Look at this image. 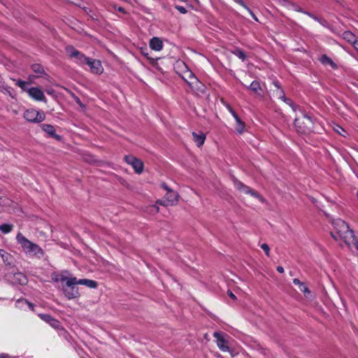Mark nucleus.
I'll list each match as a JSON object with an SVG mask.
<instances>
[{
  "label": "nucleus",
  "instance_id": "obj_17",
  "mask_svg": "<svg viewBox=\"0 0 358 358\" xmlns=\"http://www.w3.org/2000/svg\"><path fill=\"white\" fill-rule=\"evenodd\" d=\"M192 136L194 141L197 144L198 147H201L204 143L206 140V134L200 132L199 134H196V132H192Z\"/></svg>",
  "mask_w": 358,
  "mask_h": 358
},
{
  "label": "nucleus",
  "instance_id": "obj_27",
  "mask_svg": "<svg viewBox=\"0 0 358 358\" xmlns=\"http://www.w3.org/2000/svg\"><path fill=\"white\" fill-rule=\"evenodd\" d=\"M32 71L38 74H43L44 73L43 68L41 65L38 64H35L31 66Z\"/></svg>",
  "mask_w": 358,
  "mask_h": 358
},
{
  "label": "nucleus",
  "instance_id": "obj_12",
  "mask_svg": "<svg viewBox=\"0 0 358 358\" xmlns=\"http://www.w3.org/2000/svg\"><path fill=\"white\" fill-rule=\"evenodd\" d=\"M213 336L217 339V345L222 351L227 352L229 350L228 342L224 339L223 335L215 331L213 334Z\"/></svg>",
  "mask_w": 358,
  "mask_h": 358
},
{
  "label": "nucleus",
  "instance_id": "obj_42",
  "mask_svg": "<svg viewBox=\"0 0 358 358\" xmlns=\"http://www.w3.org/2000/svg\"><path fill=\"white\" fill-rule=\"evenodd\" d=\"M234 1L236 3H239L240 5H241L242 6H243L244 8H246L245 3L242 0H234Z\"/></svg>",
  "mask_w": 358,
  "mask_h": 358
},
{
  "label": "nucleus",
  "instance_id": "obj_34",
  "mask_svg": "<svg viewBox=\"0 0 358 358\" xmlns=\"http://www.w3.org/2000/svg\"><path fill=\"white\" fill-rule=\"evenodd\" d=\"M175 8L182 14H185L187 13L186 8L182 6L177 5Z\"/></svg>",
  "mask_w": 358,
  "mask_h": 358
},
{
  "label": "nucleus",
  "instance_id": "obj_31",
  "mask_svg": "<svg viewBox=\"0 0 358 358\" xmlns=\"http://www.w3.org/2000/svg\"><path fill=\"white\" fill-rule=\"evenodd\" d=\"M261 248L265 252L267 257H269L270 255V249L268 245L266 243H263L261 245Z\"/></svg>",
  "mask_w": 358,
  "mask_h": 358
},
{
  "label": "nucleus",
  "instance_id": "obj_47",
  "mask_svg": "<svg viewBox=\"0 0 358 358\" xmlns=\"http://www.w3.org/2000/svg\"><path fill=\"white\" fill-rule=\"evenodd\" d=\"M35 78V76H29V80L30 82H32L33 79Z\"/></svg>",
  "mask_w": 358,
  "mask_h": 358
},
{
  "label": "nucleus",
  "instance_id": "obj_3",
  "mask_svg": "<svg viewBox=\"0 0 358 358\" xmlns=\"http://www.w3.org/2000/svg\"><path fill=\"white\" fill-rule=\"evenodd\" d=\"M333 224L337 234V235H335L331 232V236L335 240H337L338 238H341L345 241L352 238V234H354V232L352 230L350 229L349 226L345 222L338 219L335 220Z\"/></svg>",
  "mask_w": 358,
  "mask_h": 358
},
{
  "label": "nucleus",
  "instance_id": "obj_52",
  "mask_svg": "<svg viewBox=\"0 0 358 358\" xmlns=\"http://www.w3.org/2000/svg\"><path fill=\"white\" fill-rule=\"evenodd\" d=\"M0 358H6V357L3 356H0Z\"/></svg>",
  "mask_w": 358,
  "mask_h": 358
},
{
  "label": "nucleus",
  "instance_id": "obj_15",
  "mask_svg": "<svg viewBox=\"0 0 358 358\" xmlns=\"http://www.w3.org/2000/svg\"><path fill=\"white\" fill-rule=\"evenodd\" d=\"M103 71V68L99 60L91 61V73L99 75Z\"/></svg>",
  "mask_w": 358,
  "mask_h": 358
},
{
  "label": "nucleus",
  "instance_id": "obj_5",
  "mask_svg": "<svg viewBox=\"0 0 358 358\" xmlns=\"http://www.w3.org/2000/svg\"><path fill=\"white\" fill-rule=\"evenodd\" d=\"M232 181L235 188L240 192L250 194L253 197L258 199L261 202L264 203L265 199L255 190L251 189L250 187L245 185L242 182L239 181L235 178H232Z\"/></svg>",
  "mask_w": 358,
  "mask_h": 358
},
{
  "label": "nucleus",
  "instance_id": "obj_7",
  "mask_svg": "<svg viewBox=\"0 0 358 358\" xmlns=\"http://www.w3.org/2000/svg\"><path fill=\"white\" fill-rule=\"evenodd\" d=\"M69 57L74 59L76 62L81 64H86L90 66V59L82 55L78 50L74 49L72 46H68L66 48Z\"/></svg>",
  "mask_w": 358,
  "mask_h": 358
},
{
  "label": "nucleus",
  "instance_id": "obj_28",
  "mask_svg": "<svg viewBox=\"0 0 358 358\" xmlns=\"http://www.w3.org/2000/svg\"><path fill=\"white\" fill-rule=\"evenodd\" d=\"M233 54L241 59L242 61H244L246 58V55L245 52L241 49H236L233 51Z\"/></svg>",
  "mask_w": 358,
  "mask_h": 358
},
{
  "label": "nucleus",
  "instance_id": "obj_46",
  "mask_svg": "<svg viewBox=\"0 0 358 358\" xmlns=\"http://www.w3.org/2000/svg\"><path fill=\"white\" fill-rule=\"evenodd\" d=\"M117 9L121 13H125L124 9L122 7H118Z\"/></svg>",
  "mask_w": 358,
  "mask_h": 358
},
{
  "label": "nucleus",
  "instance_id": "obj_43",
  "mask_svg": "<svg viewBox=\"0 0 358 358\" xmlns=\"http://www.w3.org/2000/svg\"><path fill=\"white\" fill-rule=\"evenodd\" d=\"M251 14V15L252 16L253 19L256 21H258L257 17L253 14V13L246 6L245 8Z\"/></svg>",
  "mask_w": 358,
  "mask_h": 358
},
{
  "label": "nucleus",
  "instance_id": "obj_45",
  "mask_svg": "<svg viewBox=\"0 0 358 358\" xmlns=\"http://www.w3.org/2000/svg\"><path fill=\"white\" fill-rule=\"evenodd\" d=\"M355 48L358 51V41H356L354 43Z\"/></svg>",
  "mask_w": 358,
  "mask_h": 358
},
{
  "label": "nucleus",
  "instance_id": "obj_40",
  "mask_svg": "<svg viewBox=\"0 0 358 358\" xmlns=\"http://www.w3.org/2000/svg\"><path fill=\"white\" fill-rule=\"evenodd\" d=\"M162 187L163 189H164L165 190H166V192H169V189H171L167 186V185H166V183H164V182H163V183L162 184Z\"/></svg>",
  "mask_w": 358,
  "mask_h": 358
},
{
  "label": "nucleus",
  "instance_id": "obj_36",
  "mask_svg": "<svg viewBox=\"0 0 358 358\" xmlns=\"http://www.w3.org/2000/svg\"><path fill=\"white\" fill-rule=\"evenodd\" d=\"M293 283L296 285H299V287L303 284V282H301L298 278H294L293 280Z\"/></svg>",
  "mask_w": 358,
  "mask_h": 358
},
{
  "label": "nucleus",
  "instance_id": "obj_33",
  "mask_svg": "<svg viewBox=\"0 0 358 358\" xmlns=\"http://www.w3.org/2000/svg\"><path fill=\"white\" fill-rule=\"evenodd\" d=\"M27 83L22 80H17L16 85L19 86L22 90H26V85Z\"/></svg>",
  "mask_w": 358,
  "mask_h": 358
},
{
  "label": "nucleus",
  "instance_id": "obj_51",
  "mask_svg": "<svg viewBox=\"0 0 358 358\" xmlns=\"http://www.w3.org/2000/svg\"><path fill=\"white\" fill-rule=\"evenodd\" d=\"M297 10L299 12H303L301 8H298Z\"/></svg>",
  "mask_w": 358,
  "mask_h": 358
},
{
  "label": "nucleus",
  "instance_id": "obj_49",
  "mask_svg": "<svg viewBox=\"0 0 358 358\" xmlns=\"http://www.w3.org/2000/svg\"><path fill=\"white\" fill-rule=\"evenodd\" d=\"M66 1L71 2V3H76V0H66Z\"/></svg>",
  "mask_w": 358,
  "mask_h": 358
},
{
  "label": "nucleus",
  "instance_id": "obj_26",
  "mask_svg": "<svg viewBox=\"0 0 358 358\" xmlns=\"http://www.w3.org/2000/svg\"><path fill=\"white\" fill-rule=\"evenodd\" d=\"M13 228V224H3L0 225V231L3 234H8L12 231Z\"/></svg>",
  "mask_w": 358,
  "mask_h": 358
},
{
  "label": "nucleus",
  "instance_id": "obj_50",
  "mask_svg": "<svg viewBox=\"0 0 358 358\" xmlns=\"http://www.w3.org/2000/svg\"><path fill=\"white\" fill-rule=\"evenodd\" d=\"M47 92H48V94H52V91L51 90H48Z\"/></svg>",
  "mask_w": 358,
  "mask_h": 358
},
{
  "label": "nucleus",
  "instance_id": "obj_38",
  "mask_svg": "<svg viewBox=\"0 0 358 358\" xmlns=\"http://www.w3.org/2000/svg\"><path fill=\"white\" fill-rule=\"evenodd\" d=\"M227 294H228L230 298H231L232 299H234V300H236V296L232 293V292H231V291H229H229L227 292Z\"/></svg>",
  "mask_w": 358,
  "mask_h": 358
},
{
  "label": "nucleus",
  "instance_id": "obj_14",
  "mask_svg": "<svg viewBox=\"0 0 358 358\" xmlns=\"http://www.w3.org/2000/svg\"><path fill=\"white\" fill-rule=\"evenodd\" d=\"M42 129L47 133L50 136L55 138V139L59 141L61 140V136L56 134L55 129L54 127L51 124H43L41 125Z\"/></svg>",
  "mask_w": 358,
  "mask_h": 358
},
{
  "label": "nucleus",
  "instance_id": "obj_25",
  "mask_svg": "<svg viewBox=\"0 0 358 358\" xmlns=\"http://www.w3.org/2000/svg\"><path fill=\"white\" fill-rule=\"evenodd\" d=\"M0 255L5 263L8 264H10L11 256L10 254L6 252L3 250L0 249Z\"/></svg>",
  "mask_w": 358,
  "mask_h": 358
},
{
  "label": "nucleus",
  "instance_id": "obj_9",
  "mask_svg": "<svg viewBox=\"0 0 358 358\" xmlns=\"http://www.w3.org/2000/svg\"><path fill=\"white\" fill-rule=\"evenodd\" d=\"M124 161L131 165L137 173H141L143 171V163L141 160L132 155L124 156Z\"/></svg>",
  "mask_w": 358,
  "mask_h": 358
},
{
  "label": "nucleus",
  "instance_id": "obj_44",
  "mask_svg": "<svg viewBox=\"0 0 358 358\" xmlns=\"http://www.w3.org/2000/svg\"><path fill=\"white\" fill-rule=\"evenodd\" d=\"M277 271H278L279 273H282L284 272V268H283V267H282V266H278L277 267Z\"/></svg>",
  "mask_w": 358,
  "mask_h": 358
},
{
  "label": "nucleus",
  "instance_id": "obj_32",
  "mask_svg": "<svg viewBox=\"0 0 358 358\" xmlns=\"http://www.w3.org/2000/svg\"><path fill=\"white\" fill-rule=\"evenodd\" d=\"M299 289H300L301 292H302L306 296H307V294H309L310 293V289L307 287H306L304 284H303L299 287Z\"/></svg>",
  "mask_w": 358,
  "mask_h": 358
},
{
  "label": "nucleus",
  "instance_id": "obj_10",
  "mask_svg": "<svg viewBox=\"0 0 358 358\" xmlns=\"http://www.w3.org/2000/svg\"><path fill=\"white\" fill-rule=\"evenodd\" d=\"M29 96L38 101L46 102V98L43 92L38 87H31L27 90Z\"/></svg>",
  "mask_w": 358,
  "mask_h": 358
},
{
  "label": "nucleus",
  "instance_id": "obj_11",
  "mask_svg": "<svg viewBox=\"0 0 358 358\" xmlns=\"http://www.w3.org/2000/svg\"><path fill=\"white\" fill-rule=\"evenodd\" d=\"M274 86L276 87V90L274 91L275 95L277 98L282 100L284 102H285L287 104L289 105L290 106H293V103L291 101V99L285 97V93L282 89H281L280 83L278 81L273 82Z\"/></svg>",
  "mask_w": 358,
  "mask_h": 358
},
{
  "label": "nucleus",
  "instance_id": "obj_41",
  "mask_svg": "<svg viewBox=\"0 0 358 358\" xmlns=\"http://www.w3.org/2000/svg\"><path fill=\"white\" fill-rule=\"evenodd\" d=\"M96 287H97L96 282L91 280V288L95 289V288H96Z\"/></svg>",
  "mask_w": 358,
  "mask_h": 358
},
{
  "label": "nucleus",
  "instance_id": "obj_37",
  "mask_svg": "<svg viewBox=\"0 0 358 358\" xmlns=\"http://www.w3.org/2000/svg\"><path fill=\"white\" fill-rule=\"evenodd\" d=\"M159 207L156 206H152L150 207V212L151 213H158L159 212Z\"/></svg>",
  "mask_w": 358,
  "mask_h": 358
},
{
  "label": "nucleus",
  "instance_id": "obj_19",
  "mask_svg": "<svg viewBox=\"0 0 358 358\" xmlns=\"http://www.w3.org/2000/svg\"><path fill=\"white\" fill-rule=\"evenodd\" d=\"M251 91L254 92L257 95H261V92L262 91L260 84L258 81L254 80L248 87Z\"/></svg>",
  "mask_w": 358,
  "mask_h": 358
},
{
  "label": "nucleus",
  "instance_id": "obj_6",
  "mask_svg": "<svg viewBox=\"0 0 358 358\" xmlns=\"http://www.w3.org/2000/svg\"><path fill=\"white\" fill-rule=\"evenodd\" d=\"M24 117L29 122L38 123L45 120V115L43 112L31 108L24 112Z\"/></svg>",
  "mask_w": 358,
  "mask_h": 358
},
{
  "label": "nucleus",
  "instance_id": "obj_4",
  "mask_svg": "<svg viewBox=\"0 0 358 358\" xmlns=\"http://www.w3.org/2000/svg\"><path fill=\"white\" fill-rule=\"evenodd\" d=\"M294 126L297 131L301 134H307L313 131V122L311 118L306 114L297 117L294 120Z\"/></svg>",
  "mask_w": 358,
  "mask_h": 358
},
{
  "label": "nucleus",
  "instance_id": "obj_8",
  "mask_svg": "<svg viewBox=\"0 0 358 358\" xmlns=\"http://www.w3.org/2000/svg\"><path fill=\"white\" fill-rule=\"evenodd\" d=\"M164 198V200H157V203L163 206H175L178 201L179 194L173 189H169Z\"/></svg>",
  "mask_w": 358,
  "mask_h": 358
},
{
  "label": "nucleus",
  "instance_id": "obj_13",
  "mask_svg": "<svg viewBox=\"0 0 358 358\" xmlns=\"http://www.w3.org/2000/svg\"><path fill=\"white\" fill-rule=\"evenodd\" d=\"M40 318L45 321V322L48 323L51 327H52L55 329H59L60 327L59 322L57 321L56 319L52 317L50 315L48 314H40L38 315Z\"/></svg>",
  "mask_w": 358,
  "mask_h": 358
},
{
  "label": "nucleus",
  "instance_id": "obj_21",
  "mask_svg": "<svg viewBox=\"0 0 358 358\" xmlns=\"http://www.w3.org/2000/svg\"><path fill=\"white\" fill-rule=\"evenodd\" d=\"M343 38L346 41L351 43H354L357 41L356 36L351 31H345L343 34Z\"/></svg>",
  "mask_w": 358,
  "mask_h": 358
},
{
  "label": "nucleus",
  "instance_id": "obj_1",
  "mask_svg": "<svg viewBox=\"0 0 358 358\" xmlns=\"http://www.w3.org/2000/svg\"><path fill=\"white\" fill-rule=\"evenodd\" d=\"M55 280L65 282V285H63V290L65 296L69 299H73L78 296V290L76 287V285L81 284L90 287V280L83 279L77 280L75 277L69 278L64 274H62L59 278H56Z\"/></svg>",
  "mask_w": 358,
  "mask_h": 358
},
{
  "label": "nucleus",
  "instance_id": "obj_16",
  "mask_svg": "<svg viewBox=\"0 0 358 358\" xmlns=\"http://www.w3.org/2000/svg\"><path fill=\"white\" fill-rule=\"evenodd\" d=\"M150 47L154 50L159 51L162 49L163 43L159 38L154 37L150 41Z\"/></svg>",
  "mask_w": 358,
  "mask_h": 358
},
{
  "label": "nucleus",
  "instance_id": "obj_18",
  "mask_svg": "<svg viewBox=\"0 0 358 358\" xmlns=\"http://www.w3.org/2000/svg\"><path fill=\"white\" fill-rule=\"evenodd\" d=\"M184 79L185 80V81L188 83V85L189 86H193L194 85H199V80L196 78V76L190 71H188L186 75H185V77H184Z\"/></svg>",
  "mask_w": 358,
  "mask_h": 358
},
{
  "label": "nucleus",
  "instance_id": "obj_23",
  "mask_svg": "<svg viewBox=\"0 0 358 358\" xmlns=\"http://www.w3.org/2000/svg\"><path fill=\"white\" fill-rule=\"evenodd\" d=\"M235 120L236 122V125L235 127L236 131L238 134H242L244 131L245 123L240 119L239 117H236Z\"/></svg>",
  "mask_w": 358,
  "mask_h": 358
},
{
  "label": "nucleus",
  "instance_id": "obj_48",
  "mask_svg": "<svg viewBox=\"0 0 358 358\" xmlns=\"http://www.w3.org/2000/svg\"><path fill=\"white\" fill-rule=\"evenodd\" d=\"M99 296H100V294L99 293V296L93 301V302H96L99 301Z\"/></svg>",
  "mask_w": 358,
  "mask_h": 358
},
{
  "label": "nucleus",
  "instance_id": "obj_30",
  "mask_svg": "<svg viewBox=\"0 0 358 358\" xmlns=\"http://www.w3.org/2000/svg\"><path fill=\"white\" fill-rule=\"evenodd\" d=\"M194 90H196L197 92H203L204 86L199 82V85H194L193 86H190Z\"/></svg>",
  "mask_w": 358,
  "mask_h": 358
},
{
  "label": "nucleus",
  "instance_id": "obj_35",
  "mask_svg": "<svg viewBox=\"0 0 358 358\" xmlns=\"http://www.w3.org/2000/svg\"><path fill=\"white\" fill-rule=\"evenodd\" d=\"M227 108L229 109V112L233 115L234 119L236 118V117H238L236 113L234 111V110L229 105L227 106Z\"/></svg>",
  "mask_w": 358,
  "mask_h": 358
},
{
  "label": "nucleus",
  "instance_id": "obj_53",
  "mask_svg": "<svg viewBox=\"0 0 358 358\" xmlns=\"http://www.w3.org/2000/svg\"><path fill=\"white\" fill-rule=\"evenodd\" d=\"M81 358H84V357H81Z\"/></svg>",
  "mask_w": 358,
  "mask_h": 358
},
{
  "label": "nucleus",
  "instance_id": "obj_29",
  "mask_svg": "<svg viewBox=\"0 0 358 358\" xmlns=\"http://www.w3.org/2000/svg\"><path fill=\"white\" fill-rule=\"evenodd\" d=\"M334 131L338 133V134H340L341 136H346V135H348V132L347 131H345L343 127H341V126L339 125H336L334 127Z\"/></svg>",
  "mask_w": 358,
  "mask_h": 358
},
{
  "label": "nucleus",
  "instance_id": "obj_22",
  "mask_svg": "<svg viewBox=\"0 0 358 358\" xmlns=\"http://www.w3.org/2000/svg\"><path fill=\"white\" fill-rule=\"evenodd\" d=\"M320 61L321 62L322 64H323L324 65H330L331 66H332L334 69L336 67V65L332 61V59L331 58H329V57H327L326 55H323L320 57Z\"/></svg>",
  "mask_w": 358,
  "mask_h": 358
},
{
  "label": "nucleus",
  "instance_id": "obj_24",
  "mask_svg": "<svg viewBox=\"0 0 358 358\" xmlns=\"http://www.w3.org/2000/svg\"><path fill=\"white\" fill-rule=\"evenodd\" d=\"M15 280L20 285H25L27 282L26 276L22 273L15 274Z\"/></svg>",
  "mask_w": 358,
  "mask_h": 358
},
{
  "label": "nucleus",
  "instance_id": "obj_2",
  "mask_svg": "<svg viewBox=\"0 0 358 358\" xmlns=\"http://www.w3.org/2000/svg\"><path fill=\"white\" fill-rule=\"evenodd\" d=\"M16 239L26 254L32 256L38 255L39 257L43 255V250L37 244L28 240L21 233L17 234Z\"/></svg>",
  "mask_w": 358,
  "mask_h": 358
},
{
  "label": "nucleus",
  "instance_id": "obj_39",
  "mask_svg": "<svg viewBox=\"0 0 358 358\" xmlns=\"http://www.w3.org/2000/svg\"><path fill=\"white\" fill-rule=\"evenodd\" d=\"M303 13H305L306 15L310 16V17H312L313 19L315 20H317V17H315L314 15H313L312 13H308V12H303Z\"/></svg>",
  "mask_w": 358,
  "mask_h": 358
},
{
  "label": "nucleus",
  "instance_id": "obj_20",
  "mask_svg": "<svg viewBox=\"0 0 358 358\" xmlns=\"http://www.w3.org/2000/svg\"><path fill=\"white\" fill-rule=\"evenodd\" d=\"M345 243L350 248L354 247L358 252V239L355 236L354 234H352V238H350L348 240H345Z\"/></svg>",
  "mask_w": 358,
  "mask_h": 358
}]
</instances>
